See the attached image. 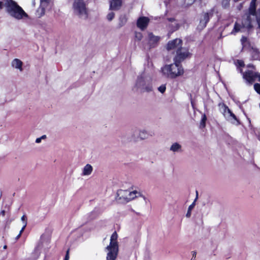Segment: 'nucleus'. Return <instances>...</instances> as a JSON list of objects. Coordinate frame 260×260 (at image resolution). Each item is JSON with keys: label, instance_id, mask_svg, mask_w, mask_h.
Returning <instances> with one entry per match:
<instances>
[{"label": "nucleus", "instance_id": "a211bd4d", "mask_svg": "<svg viewBox=\"0 0 260 260\" xmlns=\"http://www.w3.org/2000/svg\"><path fill=\"white\" fill-rule=\"evenodd\" d=\"M170 150L173 152H180L182 150L181 145L177 142L174 143L171 146Z\"/></svg>", "mask_w": 260, "mask_h": 260}, {"label": "nucleus", "instance_id": "412c9836", "mask_svg": "<svg viewBox=\"0 0 260 260\" xmlns=\"http://www.w3.org/2000/svg\"><path fill=\"white\" fill-rule=\"evenodd\" d=\"M138 134L140 140H145L148 138V134L145 130L140 131Z\"/></svg>", "mask_w": 260, "mask_h": 260}, {"label": "nucleus", "instance_id": "79ce46f5", "mask_svg": "<svg viewBox=\"0 0 260 260\" xmlns=\"http://www.w3.org/2000/svg\"><path fill=\"white\" fill-rule=\"evenodd\" d=\"M5 211L4 210H2V211L0 212V216H5Z\"/></svg>", "mask_w": 260, "mask_h": 260}, {"label": "nucleus", "instance_id": "7c9ffc66", "mask_svg": "<svg viewBox=\"0 0 260 260\" xmlns=\"http://www.w3.org/2000/svg\"><path fill=\"white\" fill-rule=\"evenodd\" d=\"M22 64V62L17 59V69H18L20 72L23 71Z\"/></svg>", "mask_w": 260, "mask_h": 260}, {"label": "nucleus", "instance_id": "58836bf2", "mask_svg": "<svg viewBox=\"0 0 260 260\" xmlns=\"http://www.w3.org/2000/svg\"><path fill=\"white\" fill-rule=\"evenodd\" d=\"M70 256H69V250H68L66 252V254L64 257V260H69Z\"/></svg>", "mask_w": 260, "mask_h": 260}, {"label": "nucleus", "instance_id": "423d86ee", "mask_svg": "<svg viewBox=\"0 0 260 260\" xmlns=\"http://www.w3.org/2000/svg\"><path fill=\"white\" fill-rule=\"evenodd\" d=\"M74 14L78 18L86 19L88 18V11L83 0H74L73 4Z\"/></svg>", "mask_w": 260, "mask_h": 260}, {"label": "nucleus", "instance_id": "1a4fd4ad", "mask_svg": "<svg viewBox=\"0 0 260 260\" xmlns=\"http://www.w3.org/2000/svg\"><path fill=\"white\" fill-rule=\"evenodd\" d=\"M4 6L7 13L12 17H16V3L13 0H4Z\"/></svg>", "mask_w": 260, "mask_h": 260}, {"label": "nucleus", "instance_id": "20e7f679", "mask_svg": "<svg viewBox=\"0 0 260 260\" xmlns=\"http://www.w3.org/2000/svg\"><path fill=\"white\" fill-rule=\"evenodd\" d=\"M118 235L114 232L110 237L109 244L105 248L107 253L106 260H115L119 251V246L117 241Z\"/></svg>", "mask_w": 260, "mask_h": 260}, {"label": "nucleus", "instance_id": "f257e3e1", "mask_svg": "<svg viewBox=\"0 0 260 260\" xmlns=\"http://www.w3.org/2000/svg\"><path fill=\"white\" fill-rule=\"evenodd\" d=\"M256 0H252L249 8L248 14L245 15L242 19V26L239 22H236L232 34H235L240 31H243L245 29H249L252 27V21L256 18L258 27L260 28V9L255 13Z\"/></svg>", "mask_w": 260, "mask_h": 260}, {"label": "nucleus", "instance_id": "0eeeda50", "mask_svg": "<svg viewBox=\"0 0 260 260\" xmlns=\"http://www.w3.org/2000/svg\"><path fill=\"white\" fill-rule=\"evenodd\" d=\"M219 107L220 112L227 121L235 125L239 124V121L237 118L236 115L228 106L224 104H220Z\"/></svg>", "mask_w": 260, "mask_h": 260}, {"label": "nucleus", "instance_id": "a19ab883", "mask_svg": "<svg viewBox=\"0 0 260 260\" xmlns=\"http://www.w3.org/2000/svg\"><path fill=\"white\" fill-rule=\"evenodd\" d=\"M15 64H16V59H14L12 62V66L14 67V68H16V66H15Z\"/></svg>", "mask_w": 260, "mask_h": 260}, {"label": "nucleus", "instance_id": "c756f323", "mask_svg": "<svg viewBox=\"0 0 260 260\" xmlns=\"http://www.w3.org/2000/svg\"><path fill=\"white\" fill-rule=\"evenodd\" d=\"M50 3V0H40V4L42 6H48Z\"/></svg>", "mask_w": 260, "mask_h": 260}, {"label": "nucleus", "instance_id": "c85d7f7f", "mask_svg": "<svg viewBox=\"0 0 260 260\" xmlns=\"http://www.w3.org/2000/svg\"><path fill=\"white\" fill-rule=\"evenodd\" d=\"M235 65L238 67H242L244 66V61L241 60H237L235 61Z\"/></svg>", "mask_w": 260, "mask_h": 260}, {"label": "nucleus", "instance_id": "f8f14e48", "mask_svg": "<svg viewBox=\"0 0 260 260\" xmlns=\"http://www.w3.org/2000/svg\"><path fill=\"white\" fill-rule=\"evenodd\" d=\"M182 41L179 39H176L169 42L167 44V49L169 51L175 50L176 52L182 47Z\"/></svg>", "mask_w": 260, "mask_h": 260}, {"label": "nucleus", "instance_id": "f704fd0d", "mask_svg": "<svg viewBox=\"0 0 260 260\" xmlns=\"http://www.w3.org/2000/svg\"><path fill=\"white\" fill-rule=\"evenodd\" d=\"M46 137L45 135H43V136H42V137H41L40 138H37L36 140V143H40L41 142L42 140L45 139Z\"/></svg>", "mask_w": 260, "mask_h": 260}, {"label": "nucleus", "instance_id": "dca6fc26", "mask_svg": "<svg viewBox=\"0 0 260 260\" xmlns=\"http://www.w3.org/2000/svg\"><path fill=\"white\" fill-rule=\"evenodd\" d=\"M93 172V167L90 164H86L82 169L81 175L82 176H88Z\"/></svg>", "mask_w": 260, "mask_h": 260}, {"label": "nucleus", "instance_id": "7ed1b4c3", "mask_svg": "<svg viewBox=\"0 0 260 260\" xmlns=\"http://www.w3.org/2000/svg\"><path fill=\"white\" fill-rule=\"evenodd\" d=\"M133 90L141 92L152 91L151 77L144 72L138 75L133 87Z\"/></svg>", "mask_w": 260, "mask_h": 260}, {"label": "nucleus", "instance_id": "6e6552de", "mask_svg": "<svg viewBox=\"0 0 260 260\" xmlns=\"http://www.w3.org/2000/svg\"><path fill=\"white\" fill-rule=\"evenodd\" d=\"M45 254L42 243H38L35 247L30 256V260H44Z\"/></svg>", "mask_w": 260, "mask_h": 260}, {"label": "nucleus", "instance_id": "6ab92c4d", "mask_svg": "<svg viewBox=\"0 0 260 260\" xmlns=\"http://www.w3.org/2000/svg\"><path fill=\"white\" fill-rule=\"evenodd\" d=\"M148 37L150 44L152 45L157 43L159 40L158 37L154 36L152 33L149 34Z\"/></svg>", "mask_w": 260, "mask_h": 260}, {"label": "nucleus", "instance_id": "b1692460", "mask_svg": "<svg viewBox=\"0 0 260 260\" xmlns=\"http://www.w3.org/2000/svg\"><path fill=\"white\" fill-rule=\"evenodd\" d=\"M170 26L173 27V28L171 29L172 31L177 30L179 27L177 21L174 19H172V20L171 21V24Z\"/></svg>", "mask_w": 260, "mask_h": 260}, {"label": "nucleus", "instance_id": "cd10ccee", "mask_svg": "<svg viewBox=\"0 0 260 260\" xmlns=\"http://www.w3.org/2000/svg\"><path fill=\"white\" fill-rule=\"evenodd\" d=\"M230 0H222L221 5L224 8L229 7Z\"/></svg>", "mask_w": 260, "mask_h": 260}, {"label": "nucleus", "instance_id": "ddd939ff", "mask_svg": "<svg viewBox=\"0 0 260 260\" xmlns=\"http://www.w3.org/2000/svg\"><path fill=\"white\" fill-rule=\"evenodd\" d=\"M209 18L210 15L209 13H205L202 16L199 24L198 26V29L199 30H202L206 27V24L209 20Z\"/></svg>", "mask_w": 260, "mask_h": 260}, {"label": "nucleus", "instance_id": "c9c22d12", "mask_svg": "<svg viewBox=\"0 0 260 260\" xmlns=\"http://www.w3.org/2000/svg\"><path fill=\"white\" fill-rule=\"evenodd\" d=\"M241 42L243 47H245L247 43V38L245 37H243L241 39Z\"/></svg>", "mask_w": 260, "mask_h": 260}, {"label": "nucleus", "instance_id": "9b49d317", "mask_svg": "<svg viewBox=\"0 0 260 260\" xmlns=\"http://www.w3.org/2000/svg\"><path fill=\"white\" fill-rule=\"evenodd\" d=\"M243 77L248 82L252 83L257 79L260 81V73H256L253 71H248L243 73Z\"/></svg>", "mask_w": 260, "mask_h": 260}, {"label": "nucleus", "instance_id": "e433bc0d", "mask_svg": "<svg viewBox=\"0 0 260 260\" xmlns=\"http://www.w3.org/2000/svg\"><path fill=\"white\" fill-rule=\"evenodd\" d=\"M195 0H185L186 4L187 5H190L192 4L194 2Z\"/></svg>", "mask_w": 260, "mask_h": 260}, {"label": "nucleus", "instance_id": "4468645a", "mask_svg": "<svg viewBox=\"0 0 260 260\" xmlns=\"http://www.w3.org/2000/svg\"><path fill=\"white\" fill-rule=\"evenodd\" d=\"M149 19L146 17H140L137 21V26L141 30H144L146 28Z\"/></svg>", "mask_w": 260, "mask_h": 260}, {"label": "nucleus", "instance_id": "473e14b6", "mask_svg": "<svg viewBox=\"0 0 260 260\" xmlns=\"http://www.w3.org/2000/svg\"><path fill=\"white\" fill-rule=\"evenodd\" d=\"M166 85L164 84L160 85L158 88V90L161 93H164L166 91Z\"/></svg>", "mask_w": 260, "mask_h": 260}, {"label": "nucleus", "instance_id": "72a5a7b5", "mask_svg": "<svg viewBox=\"0 0 260 260\" xmlns=\"http://www.w3.org/2000/svg\"><path fill=\"white\" fill-rule=\"evenodd\" d=\"M255 90L260 94V84L256 83L254 85Z\"/></svg>", "mask_w": 260, "mask_h": 260}, {"label": "nucleus", "instance_id": "bb28decb", "mask_svg": "<svg viewBox=\"0 0 260 260\" xmlns=\"http://www.w3.org/2000/svg\"><path fill=\"white\" fill-rule=\"evenodd\" d=\"M23 221H24V222H25L26 223V225H27V217L25 215H23L21 217V219H20V220L19 221V226L20 227H21V225L23 224Z\"/></svg>", "mask_w": 260, "mask_h": 260}, {"label": "nucleus", "instance_id": "37998d69", "mask_svg": "<svg viewBox=\"0 0 260 260\" xmlns=\"http://www.w3.org/2000/svg\"><path fill=\"white\" fill-rule=\"evenodd\" d=\"M3 248H4V249H6V248H7V245H5V246H4V247H3Z\"/></svg>", "mask_w": 260, "mask_h": 260}, {"label": "nucleus", "instance_id": "aec40b11", "mask_svg": "<svg viewBox=\"0 0 260 260\" xmlns=\"http://www.w3.org/2000/svg\"><path fill=\"white\" fill-rule=\"evenodd\" d=\"M48 6H42L40 4V7L38 9L37 11V15L40 17L43 16L45 13V9Z\"/></svg>", "mask_w": 260, "mask_h": 260}, {"label": "nucleus", "instance_id": "2f4dec72", "mask_svg": "<svg viewBox=\"0 0 260 260\" xmlns=\"http://www.w3.org/2000/svg\"><path fill=\"white\" fill-rule=\"evenodd\" d=\"M115 16V14L113 12H110L109 13L107 16V18L109 21H111L113 19L114 17Z\"/></svg>", "mask_w": 260, "mask_h": 260}, {"label": "nucleus", "instance_id": "c03bdc74", "mask_svg": "<svg viewBox=\"0 0 260 260\" xmlns=\"http://www.w3.org/2000/svg\"><path fill=\"white\" fill-rule=\"evenodd\" d=\"M248 67H252V66H251V65H250V64H249V65H248Z\"/></svg>", "mask_w": 260, "mask_h": 260}, {"label": "nucleus", "instance_id": "4be33fe9", "mask_svg": "<svg viewBox=\"0 0 260 260\" xmlns=\"http://www.w3.org/2000/svg\"><path fill=\"white\" fill-rule=\"evenodd\" d=\"M250 52L252 55V57L254 59H256L258 57V51L256 48H254L253 47L250 49Z\"/></svg>", "mask_w": 260, "mask_h": 260}, {"label": "nucleus", "instance_id": "ea45409f", "mask_svg": "<svg viewBox=\"0 0 260 260\" xmlns=\"http://www.w3.org/2000/svg\"><path fill=\"white\" fill-rule=\"evenodd\" d=\"M4 7H5L4 0H3L2 2L0 1V9H2Z\"/></svg>", "mask_w": 260, "mask_h": 260}, {"label": "nucleus", "instance_id": "a878e982", "mask_svg": "<svg viewBox=\"0 0 260 260\" xmlns=\"http://www.w3.org/2000/svg\"><path fill=\"white\" fill-rule=\"evenodd\" d=\"M26 228V223L24 221H23V224L21 225V227H20V231L17 234V240L20 238V237L21 236L22 233L23 232L24 229Z\"/></svg>", "mask_w": 260, "mask_h": 260}, {"label": "nucleus", "instance_id": "5701e85b", "mask_svg": "<svg viewBox=\"0 0 260 260\" xmlns=\"http://www.w3.org/2000/svg\"><path fill=\"white\" fill-rule=\"evenodd\" d=\"M207 120V117L205 114L202 116V119L200 122V127L201 128H204L206 126V121Z\"/></svg>", "mask_w": 260, "mask_h": 260}, {"label": "nucleus", "instance_id": "9d476101", "mask_svg": "<svg viewBox=\"0 0 260 260\" xmlns=\"http://www.w3.org/2000/svg\"><path fill=\"white\" fill-rule=\"evenodd\" d=\"M190 55V53L187 49L181 47L176 52V55L174 58V61H177L180 63V62L189 57Z\"/></svg>", "mask_w": 260, "mask_h": 260}, {"label": "nucleus", "instance_id": "4c0bfd02", "mask_svg": "<svg viewBox=\"0 0 260 260\" xmlns=\"http://www.w3.org/2000/svg\"><path fill=\"white\" fill-rule=\"evenodd\" d=\"M136 38L140 40L142 38V35L141 33H137L136 34Z\"/></svg>", "mask_w": 260, "mask_h": 260}, {"label": "nucleus", "instance_id": "39448f33", "mask_svg": "<svg viewBox=\"0 0 260 260\" xmlns=\"http://www.w3.org/2000/svg\"><path fill=\"white\" fill-rule=\"evenodd\" d=\"M139 197H142L145 203H147L148 199L145 197L141 195L140 192L136 190H119L117 192L116 200L119 202L125 203L128 202Z\"/></svg>", "mask_w": 260, "mask_h": 260}, {"label": "nucleus", "instance_id": "f03ea898", "mask_svg": "<svg viewBox=\"0 0 260 260\" xmlns=\"http://www.w3.org/2000/svg\"><path fill=\"white\" fill-rule=\"evenodd\" d=\"M160 73L165 78L175 79L182 76L184 73V70L180 63L174 61L172 63L163 66L160 68Z\"/></svg>", "mask_w": 260, "mask_h": 260}, {"label": "nucleus", "instance_id": "f3484780", "mask_svg": "<svg viewBox=\"0 0 260 260\" xmlns=\"http://www.w3.org/2000/svg\"><path fill=\"white\" fill-rule=\"evenodd\" d=\"M122 5V0H111L110 9L112 10H119Z\"/></svg>", "mask_w": 260, "mask_h": 260}, {"label": "nucleus", "instance_id": "393cba45", "mask_svg": "<svg viewBox=\"0 0 260 260\" xmlns=\"http://www.w3.org/2000/svg\"><path fill=\"white\" fill-rule=\"evenodd\" d=\"M194 206H195V203H194V202H193L189 206V207L188 208L187 212L186 214V216L187 217H190L191 213V210L194 208Z\"/></svg>", "mask_w": 260, "mask_h": 260}, {"label": "nucleus", "instance_id": "2eb2a0df", "mask_svg": "<svg viewBox=\"0 0 260 260\" xmlns=\"http://www.w3.org/2000/svg\"><path fill=\"white\" fill-rule=\"evenodd\" d=\"M29 19V16L25 12L21 7L17 5V19H23L26 20Z\"/></svg>", "mask_w": 260, "mask_h": 260}]
</instances>
